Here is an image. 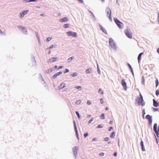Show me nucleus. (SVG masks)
Segmentation results:
<instances>
[{"mask_svg":"<svg viewBox=\"0 0 159 159\" xmlns=\"http://www.w3.org/2000/svg\"><path fill=\"white\" fill-rule=\"evenodd\" d=\"M135 103L137 102L139 106L141 105L142 106H144L145 105V102H144L143 97L140 93L139 94V96L138 97L135 99Z\"/></svg>","mask_w":159,"mask_h":159,"instance_id":"nucleus-1","label":"nucleus"},{"mask_svg":"<svg viewBox=\"0 0 159 159\" xmlns=\"http://www.w3.org/2000/svg\"><path fill=\"white\" fill-rule=\"evenodd\" d=\"M109 46L112 48L116 50V43L111 38H110L109 39Z\"/></svg>","mask_w":159,"mask_h":159,"instance_id":"nucleus-2","label":"nucleus"},{"mask_svg":"<svg viewBox=\"0 0 159 159\" xmlns=\"http://www.w3.org/2000/svg\"><path fill=\"white\" fill-rule=\"evenodd\" d=\"M114 19L115 23L119 28H122L124 25L123 24L116 18H114Z\"/></svg>","mask_w":159,"mask_h":159,"instance_id":"nucleus-3","label":"nucleus"},{"mask_svg":"<svg viewBox=\"0 0 159 159\" xmlns=\"http://www.w3.org/2000/svg\"><path fill=\"white\" fill-rule=\"evenodd\" d=\"M106 11L108 17L109 18V20L111 21H112V19L111 18V10L109 7H107L106 8Z\"/></svg>","mask_w":159,"mask_h":159,"instance_id":"nucleus-4","label":"nucleus"},{"mask_svg":"<svg viewBox=\"0 0 159 159\" xmlns=\"http://www.w3.org/2000/svg\"><path fill=\"white\" fill-rule=\"evenodd\" d=\"M125 33L128 38L129 39L132 38V33L129 32L128 30H125Z\"/></svg>","mask_w":159,"mask_h":159,"instance_id":"nucleus-5","label":"nucleus"},{"mask_svg":"<svg viewBox=\"0 0 159 159\" xmlns=\"http://www.w3.org/2000/svg\"><path fill=\"white\" fill-rule=\"evenodd\" d=\"M122 85L123 88L126 91L127 89V86L126 83L125 82V80L124 79H123L121 80Z\"/></svg>","mask_w":159,"mask_h":159,"instance_id":"nucleus-6","label":"nucleus"},{"mask_svg":"<svg viewBox=\"0 0 159 159\" xmlns=\"http://www.w3.org/2000/svg\"><path fill=\"white\" fill-rule=\"evenodd\" d=\"M68 36H72L73 37H75L77 36V34L76 33L73 32L71 31L68 32L67 33Z\"/></svg>","mask_w":159,"mask_h":159,"instance_id":"nucleus-7","label":"nucleus"},{"mask_svg":"<svg viewBox=\"0 0 159 159\" xmlns=\"http://www.w3.org/2000/svg\"><path fill=\"white\" fill-rule=\"evenodd\" d=\"M98 25L99 26L100 28V30H101L102 32L104 33L105 34H107V33L106 30L105 28H103V27L100 24L98 23Z\"/></svg>","mask_w":159,"mask_h":159,"instance_id":"nucleus-8","label":"nucleus"},{"mask_svg":"<svg viewBox=\"0 0 159 159\" xmlns=\"http://www.w3.org/2000/svg\"><path fill=\"white\" fill-rule=\"evenodd\" d=\"M85 72L87 74H90L92 73L93 70L92 68L89 67L86 70Z\"/></svg>","mask_w":159,"mask_h":159,"instance_id":"nucleus-9","label":"nucleus"},{"mask_svg":"<svg viewBox=\"0 0 159 159\" xmlns=\"http://www.w3.org/2000/svg\"><path fill=\"white\" fill-rule=\"evenodd\" d=\"M28 10H25L23 11L21 13H20V17H23L28 12Z\"/></svg>","mask_w":159,"mask_h":159,"instance_id":"nucleus-10","label":"nucleus"},{"mask_svg":"<svg viewBox=\"0 0 159 159\" xmlns=\"http://www.w3.org/2000/svg\"><path fill=\"white\" fill-rule=\"evenodd\" d=\"M153 106L155 107H157L159 106V102H158L157 101H156V100L153 99Z\"/></svg>","mask_w":159,"mask_h":159,"instance_id":"nucleus-11","label":"nucleus"},{"mask_svg":"<svg viewBox=\"0 0 159 159\" xmlns=\"http://www.w3.org/2000/svg\"><path fill=\"white\" fill-rule=\"evenodd\" d=\"M57 57H52L49 59L48 60V62L52 63L58 60Z\"/></svg>","mask_w":159,"mask_h":159,"instance_id":"nucleus-12","label":"nucleus"},{"mask_svg":"<svg viewBox=\"0 0 159 159\" xmlns=\"http://www.w3.org/2000/svg\"><path fill=\"white\" fill-rule=\"evenodd\" d=\"M140 146L142 150L143 151H145V149L144 146L143 142L142 140L140 142Z\"/></svg>","mask_w":159,"mask_h":159,"instance_id":"nucleus-13","label":"nucleus"},{"mask_svg":"<svg viewBox=\"0 0 159 159\" xmlns=\"http://www.w3.org/2000/svg\"><path fill=\"white\" fill-rule=\"evenodd\" d=\"M18 28L22 31L23 33H25L27 32V30H26L25 28V27H23L22 26H18Z\"/></svg>","mask_w":159,"mask_h":159,"instance_id":"nucleus-14","label":"nucleus"},{"mask_svg":"<svg viewBox=\"0 0 159 159\" xmlns=\"http://www.w3.org/2000/svg\"><path fill=\"white\" fill-rule=\"evenodd\" d=\"M68 20V19L67 17H65L63 18L60 19L59 20L61 22H66Z\"/></svg>","mask_w":159,"mask_h":159,"instance_id":"nucleus-15","label":"nucleus"},{"mask_svg":"<svg viewBox=\"0 0 159 159\" xmlns=\"http://www.w3.org/2000/svg\"><path fill=\"white\" fill-rule=\"evenodd\" d=\"M74 126L75 127V132H76V134L77 137L78 139H79L78 134V133L77 132V128L76 126V123L74 120Z\"/></svg>","mask_w":159,"mask_h":159,"instance_id":"nucleus-16","label":"nucleus"},{"mask_svg":"<svg viewBox=\"0 0 159 159\" xmlns=\"http://www.w3.org/2000/svg\"><path fill=\"white\" fill-rule=\"evenodd\" d=\"M143 52H141L139 54L138 57V62L139 63L140 62V61L141 59V56L143 54Z\"/></svg>","mask_w":159,"mask_h":159,"instance_id":"nucleus-17","label":"nucleus"},{"mask_svg":"<svg viewBox=\"0 0 159 159\" xmlns=\"http://www.w3.org/2000/svg\"><path fill=\"white\" fill-rule=\"evenodd\" d=\"M62 73V71H60L59 72H57L53 76V78L55 79L60 74H61Z\"/></svg>","mask_w":159,"mask_h":159,"instance_id":"nucleus-18","label":"nucleus"},{"mask_svg":"<svg viewBox=\"0 0 159 159\" xmlns=\"http://www.w3.org/2000/svg\"><path fill=\"white\" fill-rule=\"evenodd\" d=\"M78 149V148L76 147H75L73 148V150L74 152V155H76L77 154V151Z\"/></svg>","mask_w":159,"mask_h":159,"instance_id":"nucleus-19","label":"nucleus"},{"mask_svg":"<svg viewBox=\"0 0 159 159\" xmlns=\"http://www.w3.org/2000/svg\"><path fill=\"white\" fill-rule=\"evenodd\" d=\"M66 86V84L63 83L59 85L58 87V88L59 89H61L64 88Z\"/></svg>","mask_w":159,"mask_h":159,"instance_id":"nucleus-20","label":"nucleus"},{"mask_svg":"<svg viewBox=\"0 0 159 159\" xmlns=\"http://www.w3.org/2000/svg\"><path fill=\"white\" fill-rule=\"evenodd\" d=\"M153 129L154 132L157 131V124L156 123H155L153 125Z\"/></svg>","mask_w":159,"mask_h":159,"instance_id":"nucleus-21","label":"nucleus"},{"mask_svg":"<svg viewBox=\"0 0 159 159\" xmlns=\"http://www.w3.org/2000/svg\"><path fill=\"white\" fill-rule=\"evenodd\" d=\"M53 71V70L52 68H50L48 70L46 71L45 72L47 74H49Z\"/></svg>","mask_w":159,"mask_h":159,"instance_id":"nucleus-22","label":"nucleus"},{"mask_svg":"<svg viewBox=\"0 0 159 159\" xmlns=\"http://www.w3.org/2000/svg\"><path fill=\"white\" fill-rule=\"evenodd\" d=\"M115 136V132L114 131L112 132L110 135V137L111 138H114Z\"/></svg>","mask_w":159,"mask_h":159,"instance_id":"nucleus-23","label":"nucleus"},{"mask_svg":"<svg viewBox=\"0 0 159 159\" xmlns=\"http://www.w3.org/2000/svg\"><path fill=\"white\" fill-rule=\"evenodd\" d=\"M89 12L90 13V14L91 16H93V19L95 20V16H94L93 13L90 11L89 10Z\"/></svg>","mask_w":159,"mask_h":159,"instance_id":"nucleus-24","label":"nucleus"},{"mask_svg":"<svg viewBox=\"0 0 159 159\" xmlns=\"http://www.w3.org/2000/svg\"><path fill=\"white\" fill-rule=\"evenodd\" d=\"M157 138L159 137V126L158 128L157 131L155 132Z\"/></svg>","mask_w":159,"mask_h":159,"instance_id":"nucleus-25","label":"nucleus"},{"mask_svg":"<svg viewBox=\"0 0 159 159\" xmlns=\"http://www.w3.org/2000/svg\"><path fill=\"white\" fill-rule=\"evenodd\" d=\"M142 116L143 118L144 119L145 118H144V116H145V113H146L145 112V111L144 109H143L142 110Z\"/></svg>","mask_w":159,"mask_h":159,"instance_id":"nucleus-26","label":"nucleus"},{"mask_svg":"<svg viewBox=\"0 0 159 159\" xmlns=\"http://www.w3.org/2000/svg\"><path fill=\"white\" fill-rule=\"evenodd\" d=\"M97 72H98V73L99 74H101V71H100V69H99V67L98 65V63L97 64Z\"/></svg>","mask_w":159,"mask_h":159,"instance_id":"nucleus-27","label":"nucleus"},{"mask_svg":"<svg viewBox=\"0 0 159 159\" xmlns=\"http://www.w3.org/2000/svg\"><path fill=\"white\" fill-rule=\"evenodd\" d=\"M105 114L104 113H102L100 119H104L105 118Z\"/></svg>","mask_w":159,"mask_h":159,"instance_id":"nucleus-28","label":"nucleus"},{"mask_svg":"<svg viewBox=\"0 0 159 159\" xmlns=\"http://www.w3.org/2000/svg\"><path fill=\"white\" fill-rule=\"evenodd\" d=\"M127 65L129 69L130 70H132L133 69L131 65L129 63H127Z\"/></svg>","mask_w":159,"mask_h":159,"instance_id":"nucleus-29","label":"nucleus"},{"mask_svg":"<svg viewBox=\"0 0 159 159\" xmlns=\"http://www.w3.org/2000/svg\"><path fill=\"white\" fill-rule=\"evenodd\" d=\"M156 87H157L159 85V81L158 79L155 80Z\"/></svg>","mask_w":159,"mask_h":159,"instance_id":"nucleus-30","label":"nucleus"},{"mask_svg":"<svg viewBox=\"0 0 159 159\" xmlns=\"http://www.w3.org/2000/svg\"><path fill=\"white\" fill-rule=\"evenodd\" d=\"M144 78L143 76H142V81L141 83L142 84H144Z\"/></svg>","mask_w":159,"mask_h":159,"instance_id":"nucleus-31","label":"nucleus"},{"mask_svg":"<svg viewBox=\"0 0 159 159\" xmlns=\"http://www.w3.org/2000/svg\"><path fill=\"white\" fill-rule=\"evenodd\" d=\"M103 124H99V125H98L97 127V128H102L103 127Z\"/></svg>","mask_w":159,"mask_h":159,"instance_id":"nucleus-32","label":"nucleus"},{"mask_svg":"<svg viewBox=\"0 0 159 159\" xmlns=\"http://www.w3.org/2000/svg\"><path fill=\"white\" fill-rule=\"evenodd\" d=\"M70 25L68 24H65L64 25V27L65 28H68L69 27Z\"/></svg>","mask_w":159,"mask_h":159,"instance_id":"nucleus-33","label":"nucleus"},{"mask_svg":"<svg viewBox=\"0 0 159 159\" xmlns=\"http://www.w3.org/2000/svg\"><path fill=\"white\" fill-rule=\"evenodd\" d=\"M150 116L149 115V114H148L146 116H145V118L147 119V120H148L149 119H150V118L151 117V116Z\"/></svg>","mask_w":159,"mask_h":159,"instance_id":"nucleus-34","label":"nucleus"},{"mask_svg":"<svg viewBox=\"0 0 159 159\" xmlns=\"http://www.w3.org/2000/svg\"><path fill=\"white\" fill-rule=\"evenodd\" d=\"M74 58V57H72L70 58H69L67 60L68 62H70L71 61V60H72V59H73Z\"/></svg>","mask_w":159,"mask_h":159,"instance_id":"nucleus-35","label":"nucleus"},{"mask_svg":"<svg viewBox=\"0 0 159 159\" xmlns=\"http://www.w3.org/2000/svg\"><path fill=\"white\" fill-rule=\"evenodd\" d=\"M93 118H92L88 122V123L89 124H90L91 123V122L93 121Z\"/></svg>","mask_w":159,"mask_h":159,"instance_id":"nucleus-36","label":"nucleus"},{"mask_svg":"<svg viewBox=\"0 0 159 159\" xmlns=\"http://www.w3.org/2000/svg\"><path fill=\"white\" fill-rule=\"evenodd\" d=\"M78 75V74L77 73H74L71 74V76L72 77H74L77 76Z\"/></svg>","mask_w":159,"mask_h":159,"instance_id":"nucleus-37","label":"nucleus"},{"mask_svg":"<svg viewBox=\"0 0 159 159\" xmlns=\"http://www.w3.org/2000/svg\"><path fill=\"white\" fill-rule=\"evenodd\" d=\"M88 135V132H86L84 134V136L85 138H86Z\"/></svg>","mask_w":159,"mask_h":159,"instance_id":"nucleus-38","label":"nucleus"},{"mask_svg":"<svg viewBox=\"0 0 159 159\" xmlns=\"http://www.w3.org/2000/svg\"><path fill=\"white\" fill-rule=\"evenodd\" d=\"M52 39V37H49L47 39V41H48V42H49L50 41V40H51Z\"/></svg>","mask_w":159,"mask_h":159,"instance_id":"nucleus-39","label":"nucleus"},{"mask_svg":"<svg viewBox=\"0 0 159 159\" xmlns=\"http://www.w3.org/2000/svg\"><path fill=\"white\" fill-rule=\"evenodd\" d=\"M152 121V120L148 121V124L149 126H151Z\"/></svg>","mask_w":159,"mask_h":159,"instance_id":"nucleus-40","label":"nucleus"},{"mask_svg":"<svg viewBox=\"0 0 159 159\" xmlns=\"http://www.w3.org/2000/svg\"><path fill=\"white\" fill-rule=\"evenodd\" d=\"M156 94L157 96L159 95V90H157L156 91Z\"/></svg>","mask_w":159,"mask_h":159,"instance_id":"nucleus-41","label":"nucleus"},{"mask_svg":"<svg viewBox=\"0 0 159 159\" xmlns=\"http://www.w3.org/2000/svg\"><path fill=\"white\" fill-rule=\"evenodd\" d=\"M104 155V153L103 152H101L99 153V155L101 157L103 156Z\"/></svg>","mask_w":159,"mask_h":159,"instance_id":"nucleus-42","label":"nucleus"},{"mask_svg":"<svg viewBox=\"0 0 159 159\" xmlns=\"http://www.w3.org/2000/svg\"><path fill=\"white\" fill-rule=\"evenodd\" d=\"M153 109L154 111H158V109L157 108H153Z\"/></svg>","mask_w":159,"mask_h":159,"instance_id":"nucleus-43","label":"nucleus"},{"mask_svg":"<svg viewBox=\"0 0 159 159\" xmlns=\"http://www.w3.org/2000/svg\"><path fill=\"white\" fill-rule=\"evenodd\" d=\"M76 113L78 117V118H80V114L79 113V112L78 111H76Z\"/></svg>","mask_w":159,"mask_h":159,"instance_id":"nucleus-44","label":"nucleus"},{"mask_svg":"<svg viewBox=\"0 0 159 159\" xmlns=\"http://www.w3.org/2000/svg\"><path fill=\"white\" fill-rule=\"evenodd\" d=\"M155 140H156V143L157 144H158V139H157V138H156L155 135Z\"/></svg>","mask_w":159,"mask_h":159,"instance_id":"nucleus-45","label":"nucleus"},{"mask_svg":"<svg viewBox=\"0 0 159 159\" xmlns=\"http://www.w3.org/2000/svg\"><path fill=\"white\" fill-rule=\"evenodd\" d=\"M69 70L68 69H65V71L64 72V73H66L69 72Z\"/></svg>","mask_w":159,"mask_h":159,"instance_id":"nucleus-46","label":"nucleus"},{"mask_svg":"<svg viewBox=\"0 0 159 159\" xmlns=\"http://www.w3.org/2000/svg\"><path fill=\"white\" fill-rule=\"evenodd\" d=\"M100 102L101 104H102L103 103V98H101L100 99Z\"/></svg>","mask_w":159,"mask_h":159,"instance_id":"nucleus-47","label":"nucleus"},{"mask_svg":"<svg viewBox=\"0 0 159 159\" xmlns=\"http://www.w3.org/2000/svg\"><path fill=\"white\" fill-rule=\"evenodd\" d=\"M54 47L53 45H52L50 47L48 48L47 49H51L52 48H53Z\"/></svg>","mask_w":159,"mask_h":159,"instance_id":"nucleus-48","label":"nucleus"},{"mask_svg":"<svg viewBox=\"0 0 159 159\" xmlns=\"http://www.w3.org/2000/svg\"><path fill=\"white\" fill-rule=\"evenodd\" d=\"M109 137H106L105 138L104 140L105 141H107L109 140Z\"/></svg>","mask_w":159,"mask_h":159,"instance_id":"nucleus-49","label":"nucleus"},{"mask_svg":"<svg viewBox=\"0 0 159 159\" xmlns=\"http://www.w3.org/2000/svg\"><path fill=\"white\" fill-rule=\"evenodd\" d=\"M113 129V127L111 126V127H110L109 128V129H108V131H110L111 130V129Z\"/></svg>","mask_w":159,"mask_h":159,"instance_id":"nucleus-50","label":"nucleus"},{"mask_svg":"<svg viewBox=\"0 0 159 159\" xmlns=\"http://www.w3.org/2000/svg\"><path fill=\"white\" fill-rule=\"evenodd\" d=\"M87 103L88 105H89L91 104V102L88 101L87 102Z\"/></svg>","mask_w":159,"mask_h":159,"instance_id":"nucleus-51","label":"nucleus"},{"mask_svg":"<svg viewBox=\"0 0 159 159\" xmlns=\"http://www.w3.org/2000/svg\"><path fill=\"white\" fill-rule=\"evenodd\" d=\"M113 155L115 157L117 155V152H115L113 154Z\"/></svg>","mask_w":159,"mask_h":159,"instance_id":"nucleus-52","label":"nucleus"},{"mask_svg":"<svg viewBox=\"0 0 159 159\" xmlns=\"http://www.w3.org/2000/svg\"><path fill=\"white\" fill-rule=\"evenodd\" d=\"M130 71L131 72V73L132 75L133 76H134V72H133V69L132 70H130Z\"/></svg>","mask_w":159,"mask_h":159,"instance_id":"nucleus-53","label":"nucleus"},{"mask_svg":"<svg viewBox=\"0 0 159 159\" xmlns=\"http://www.w3.org/2000/svg\"><path fill=\"white\" fill-rule=\"evenodd\" d=\"M27 2H34L35 1V0H27Z\"/></svg>","mask_w":159,"mask_h":159,"instance_id":"nucleus-54","label":"nucleus"},{"mask_svg":"<svg viewBox=\"0 0 159 159\" xmlns=\"http://www.w3.org/2000/svg\"><path fill=\"white\" fill-rule=\"evenodd\" d=\"M157 19H158V24H159V12L158 13V18H157Z\"/></svg>","mask_w":159,"mask_h":159,"instance_id":"nucleus-55","label":"nucleus"},{"mask_svg":"<svg viewBox=\"0 0 159 159\" xmlns=\"http://www.w3.org/2000/svg\"><path fill=\"white\" fill-rule=\"evenodd\" d=\"M152 117L151 116L149 119L148 120V121H151V120H152Z\"/></svg>","mask_w":159,"mask_h":159,"instance_id":"nucleus-56","label":"nucleus"},{"mask_svg":"<svg viewBox=\"0 0 159 159\" xmlns=\"http://www.w3.org/2000/svg\"><path fill=\"white\" fill-rule=\"evenodd\" d=\"M63 67V66H59L58 67V69H61Z\"/></svg>","mask_w":159,"mask_h":159,"instance_id":"nucleus-57","label":"nucleus"},{"mask_svg":"<svg viewBox=\"0 0 159 159\" xmlns=\"http://www.w3.org/2000/svg\"><path fill=\"white\" fill-rule=\"evenodd\" d=\"M97 138H93L92 139V140L93 141H95V140H97Z\"/></svg>","mask_w":159,"mask_h":159,"instance_id":"nucleus-58","label":"nucleus"},{"mask_svg":"<svg viewBox=\"0 0 159 159\" xmlns=\"http://www.w3.org/2000/svg\"><path fill=\"white\" fill-rule=\"evenodd\" d=\"M113 123V121H112V120L110 121L109 122L110 124H112Z\"/></svg>","mask_w":159,"mask_h":159,"instance_id":"nucleus-59","label":"nucleus"},{"mask_svg":"<svg viewBox=\"0 0 159 159\" xmlns=\"http://www.w3.org/2000/svg\"><path fill=\"white\" fill-rule=\"evenodd\" d=\"M157 52L159 54V48H158L157 49Z\"/></svg>","mask_w":159,"mask_h":159,"instance_id":"nucleus-60","label":"nucleus"},{"mask_svg":"<svg viewBox=\"0 0 159 159\" xmlns=\"http://www.w3.org/2000/svg\"><path fill=\"white\" fill-rule=\"evenodd\" d=\"M107 143L108 144H110L112 143L111 141H108L107 142Z\"/></svg>","mask_w":159,"mask_h":159,"instance_id":"nucleus-61","label":"nucleus"},{"mask_svg":"<svg viewBox=\"0 0 159 159\" xmlns=\"http://www.w3.org/2000/svg\"><path fill=\"white\" fill-rule=\"evenodd\" d=\"M84 1L83 0H80V3H83Z\"/></svg>","mask_w":159,"mask_h":159,"instance_id":"nucleus-62","label":"nucleus"},{"mask_svg":"<svg viewBox=\"0 0 159 159\" xmlns=\"http://www.w3.org/2000/svg\"><path fill=\"white\" fill-rule=\"evenodd\" d=\"M75 88L77 89H79L80 88V86H77L75 87Z\"/></svg>","mask_w":159,"mask_h":159,"instance_id":"nucleus-63","label":"nucleus"},{"mask_svg":"<svg viewBox=\"0 0 159 159\" xmlns=\"http://www.w3.org/2000/svg\"><path fill=\"white\" fill-rule=\"evenodd\" d=\"M101 91V89H99L98 90V92L100 93Z\"/></svg>","mask_w":159,"mask_h":159,"instance_id":"nucleus-64","label":"nucleus"}]
</instances>
